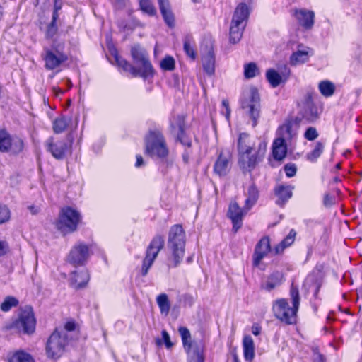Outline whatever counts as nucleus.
I'll list each match as a JSON object with an SVG mask.
<instances>
[{
  "label": "nucleus",
  "mask_w": 362,
  "mask_h": 362,
  "mask_svg": "<svg viewBox=\"0 0 362 362\" xmlns=\"http://www.w3.org/2000/svg\"><path fill=\"white\" fill-rule=\"evenodd\" d=\"M160 13L165 23L170 27L175 26V17L172 13L168 0H158Z\"/></svg>",
  "instance_id": "25"
},
{
  "label": "nucleus",
  "mask_w": 362,
  "mask_h": 362,
  "mask_svg": "<svg viewBox=\"0 0 362 362\" xmlns=\"http://www.w3.org/2000/svg\"><path fill=\"white\" fill-rule=\"evenodd\" d=\"M156 303L160 313L167 316L170 310V303L166 293H160L156 297Z\"/></svg>",
  "instance_id": "32"
},
{
  "label": "nucleus",
  "mask_w": 362,
  "mask_h": 362,
  "mask_svg": "<svg viewBox=\"0 0 362 362\" xmlns=\"http://www.w3.org/2000/svg\"><path fill=\"white\" fill-rule=\"evenodd\" d=\"M183 159H184L185 162L187 163L188 161V156L184 154L183 155Z\"/></svg>",
  "instance_id": "61"
},
{
  "label": "nucleus",
  "mask_w": 362,
  "mask_h": 362,
  "mask_svg": "<svg viewBox=\"0 0 362 362\" xmlns=\"http://www.w3.org/2000/svg\"><path fill=\"white\" fill-rule=\"evenodd\" d=\"M160 65L163 71H173L175 66V62L173 57L166 56L160 61Z\"/></svg>",
  "instance_id": "42"
},
{
  "label": "nucleus",
  "mask_w": 362,
  "mask_h": 362,
  "mask_svg": "<svg viewBox=\"0 0 362 362\" xmlns=\"http://www.w3.org/2000/svg\"><path fill=\"white\" fill-rule=\"evenodd\" d=\"M334 203V199L329 194H326L324 198V204L326 206H331Z\"/></svg>",
  "instance_id": "55"
},
{
  "label": "nucleus",
  "mask_w": 362,
  "mask_h": 362,
  "mask_svg": "<svg viewBox=\"0 0 362 362\" xmlns=\"http://www.w3.org/2000/svg\"><path fill=\"white\" fill-rule=\"evenodd\" d=\"M270 251L271 246L269 238H262L255 246V252L252 256L253 266L259 267L262 259L264 258Z\"/></svg>",
  "instance_id": "17"
},
{
  "label": "nucleus",
  "mask_w": 362,
  "mask_h": 362,
  "mask_svg": "<svg viewBox=\"0 0 362 362\" xmlns=\"http://www.w3.org/2000/svg\"><path fill=\"white\" fill-rule=\"evenodd\" d=\"M283 281V275L279 272L273 273L267 280L262 288L267 291H271L281 285Z\"/></svg>",
  "instance_id": "30"
},
{
  "label": "nucleus",
  "mask_w": 362,
  "mask_h": 362,
  "mask_svg": "<svg viewBox=\"0 0 362 362\" xmlns=\"http://www.w3.org/2000/svg\"><path fill=\"white\" fill-rule=\"evenodd\" d=\"M287 148L285 139L283 138L276 139L272 145V155L275 160H282L286 155Z\"/></svg>",
  "instance_id": "23"
},
{
  "label": "nucleus",
  "mask_w": 362,
  "mask_h": 362,
  "mask_svg": "<svg viewBox=\"0 0 362 362\" xmlns=\"http://www.w3.org/2000/svg\"><path fill=\"white\" fill-rule=\"evenodd\" d=\"M247 211L245 210V206L241 209L236 202H232L229 205L228 216L233 223V229L235 232L241 228L243 218Z\"/></svg>",
  "instance_id": "18"
},
{
  "label": "nucleus",
  "mask_w": 362,
  "mask_h": 362,
  "mask_svg": "<svg viewBox=\"0 0 362 362\" xmlns=\"http://www.w3.org/2000/svg\"><path fill=\"white\" fill-rule=\"evenodd\" d=\"M184 50L185 53L192 59H194L196 58V53L194 50L193 46L191 45L190 40L189 39H185L184 42Z\"/></svg>",
  "instance_id": "47"
},
{
  "label": "nucleus",
  "mask_w": 362,
  "mask_h": 362,
  "mask_svg": "<svg viewBox=\"0 0 362 362\" xmlns=\"http://www.w3.org/2000/svg\"><path fill=\"white\" fill-rule=\"evenodd\" d=\"M243 346L245 360L252 361L255 357V344L252 338L250 336H245Z\"/></svg>",
  "instance_id": "28"
},
{
  "label": "nucleus",
  "mask_w": 362,
  "mask_h": 362,
  "mask_svg": "<svg viewBox=\"0 0 362 362\" xmlns=\"http://www.w3.org/2000/svg\"><path fill=\"white\" fill-rule=\"evenodd\" d=\"M298 112L301 117L308 122H314L319 117L318 109L314 104L312 95L307 93L298 103Z\"/></svg>",
  "instance_id": "14"
},
{
  "label": "nucleus",
  "mask_w": 362,
  "mask_h": 362,
  "mask_svg": "<svg viewBox=\"0 0 362 362\" xmlns=\"http://www.w3.org/2000/svg\"><path fill=\"white\" fill-rule=\"evenodd\" d=\"M18 300L13 296H7L1 304L0 308L3 312L9 311L13 307L17 306Z\"/></svg>",
  "instance_id": "41"
},
{
  "label": "nucleus",
  "mask_w": 362,
  "mask_h": 362,
  "mask_svg": "<svg viewBox=\"0 0 362 362\" xmlns=\"http://www.w3.org/2000/svg\"><path fill=\"white\" fill-rule=\"evenodd\" d=\"M259 74V70L257 64L254 62L245 64L244 65V76L246 78H252Z\"/></svg>",
  "instance_id": "39"
},
{
  "label": "nucleus",
  "mask_w": 362,
  "mask_h": 362,
  "mask_svg": "<svg viewBox=\"0 0 362 362\" xmlns=\"http://www.w3.org/2000/svg\"><path fill=\"white\" fill-rule=\"evenodd\" d=\"M179 124H178V129L179 132L177 134V139L180 141L181 144H182L185 146H191V141L185 135L184 132V118L183 117L180 116L179 117Z\"/></svg>",
  "instance_id": "38"
},
{
  "label": "nucleus",
  "mask_w": 362,
  "mask_h": 362,
  "mask_svg": "<svg viewBox=\"0 0 362 362\" xmlns=\"http://www.w3.org/2000/svg\"><path fill=\"white\" fill-rule=\"evenodd\" d=\"M42 58L47 70H53L67 60L63 46L57 44L56 42H53L50 47H44Z\"/></svg>",
  "instance_id": "10"
},
{
  "label": "nucleus",
  "mask_w": 362,
  "mask_h": 362,
  "mask_svg": "<svg viewBox=\"0 0 362 362\" xmlns=\"http://www.w3.org/2000/svg\"><path fill=\"white\" fill-rule=\"evenodd\" d=\"M295 16L299 25L305 29H311L313 26L315 18L313 11L305 9L296 10Z\"/></svg>",
  "instance_id": "22"
},
{
  "label": "nucleus",
  "mask_w": 362,
  "mask_h": 362,
  "mask_svg": "<svg viewBox=\"0 0 362 362\" xmlns=\"http://www.w3.org/2000/svg\"><path fill=\"white\" fill-rule=\"evenodd\" d=\"M141 9L150 16L156 14V11L150 0H140Z\"/></svg>",
  "instance_id": "44"
},
{
  "label": "nucleus",
  "mask_w": 362,
  "mask_h": 362,
  "mask_svg": "<svg viewBox=\"0 0 362 362\" xmlns=\"http://www.w3.org/2000/svg\"><path fill=\"white\" fill-rule=\"evenodd\" d=\"M76 327V325L74 322H67L65 325L64 328L57 329L59 331H65L66 333L68 334V332H71L74 330Z\"/></svg>",
  "instance_id": "52"
},
{
  "label": "nucleus",
  "mask_w": 362,
  "mask_h": 362,
  "mask_svg": "<svg viewBox=\"0 0 362 362\" xmlns=\"http://www.w3.org/2000/svg\"><path fill=\"white\" fill-rule=\"evenodd\" d=\"M10 219V211L5 205L0 204V224H2Z\"/></svg>",
  "instance_id": "46"
},
{
  "label": "nucleus",
  "mask_w": 362,
  "mask_h": 362,
  "mask_svg": "<svg viewBox=\"0 0 362 362\" xmlns=\"http://www.w3.org/2000/svg\"><path fill=\"white\" fill-rule=\"evenodd\" d=\"M131 54L134 63L140 65L141 68L138 69L134 66L119 57L115 52L114 57L117 66L122 68L124 71L129 72L134 77L140 76L145 79L152 77L153 76V68L148 58L146 50L139 45H135L132 47Z\"/></svg>",
  "instance_id": "2"
},
{
  "label": "nucleus",
  "mask_w": 362,
  "mask_h": 362,
  "mask_svg": "<svg viewBox=\"0 0 362 362\" xmlns=\"http://www.w3.org/2000/svg\"><path fill=\"white\" fill-rule=\"evenodd\" d=\"M57 18L52 16L51 22L48 24L46 31L45 37L47 39H52L58 32V27L57 25Z\"/></svg>",
  "instance_id": "40"
},
{
  "label": "nucleus",
  "mask_w": 362,
  "mask_h": 362,
  "mask_svg": "<svg viewBox=\"0 0 362 362\" xmlns=\"http://www.w3.org/2000/svg\"><path fill=\"white\" fill-rule=\"evenodd\" d=\"M8 250V244L6 241L0 240V256L4 255Z\"/></svg>",
  "instance_id": "54"
},
{
  "label": "nucleus",
  "mask_w": 362,
  "mask_h": 362,
  "mask_svg": "<svg viewBox=\"0 0 362 362\" xmlns=\"http://www.w3.org/2000/svg\"><path fill=\"white\" fill-rule=\"evenodd\" d=\"M290 296L293 306L289 307L287 300L284 298L276 300L273 304V312L276 318L286 324H293L300 305L299 291L296 286L291 285Z\"/></svg>",
  "instance_id": "3"
},
{
  "label": "nucleus",
  "mask_w": 362,
  "mask_h": 362,
  "mask_svg": "<svg viewBox=\"0 0 362 362\" xmlns=\"http://www.w3.org/2000/svg\"><path fill=\"white\" fill-rule=\"evenodd\" d=\"M245 1L250 2L251 0H245Z\"/></svg>",
  "instance_id": "62"
},
{
  "label": "nucleus",
  "mask_w": 362,
  "mask_h": 362,
  "mask_svg": "<svg viewBox=\"0 0 362 362\" xmlns=\"http://www.w3.org/2000/svg\"><path fill=\"white\" fill-rule=\"evenodd\" d=\"M89 257V248L87 245L80 243L71 250L67 256V261L74 266L83 265Z\"/></svg>",
  "instance_id": "15"
},
{
  "label": "nucleus",
  "mask_w": 362,
  "mask_h": 362,
  "mask_svg": "<svg viewBox=\"0 0 362 362\" xmlns=\"http://www.w3.org/2000/svg\"><path fill=\"white\" fill-rule=\"evenodd\" d=\"M192 357L189 358V362H204L202 353L193 352Z\"/></svg>",
  "instance_id": "53"
},
{
  "label": "nucleus",
  "mask_w": 362,
  "mask_h": 362,
  "mask_svg": "<svg viewBox=\"0 0 362 362\" xmlns=\"http://www.w3.org/2000/svg\"><path fill=\"white\" fill-rule=\"evenodd\" d=\"M71 284L76 288L85 286L89 281V274L87 270L82 269L80 272H74L70 279Z\"/></svg>",
  "instance_id": "24"
},
{
  "label": "nucleus",
  "mask_w": 362,
  "mask_h": 362,
  "mask_svg": "<svg viewBox=\"0 0 362 362\" xmlns=\"http://www.w3.org/2000/svg\"><path fill=\"white\" fill-rule=\"evenodd\" d=\"M28 209L33 214H36L39 211V209L34 206H30Z\"/></svg>",
  "instance_id": "60"
},
{
  "label": "nucleus",
  "mask_w": 362,
  "mask_h": 362,
  "mask_svg": "<svg viewBox=\"0 0 362 362\" xmlns=\"http://www.w3.org/2000/svg\"><path fill=\"white\" fill-rule=\"evenodd\" d=\"M281 130L284 132V136L286 139H291L296 135V131L293 129L291 124H286L281 127Z\"/></svg>",
  "instance_id": "45"
},
{
  "label": "nucleus",
  "mask_w": 362,
  "mask_h": 362,
  "mask_svg": "<svg viewBox=\"0 0 362 362\" xmlns=\"http://www.w3.org/2000/svg\"><path fill=\"white\" fill-rule=\"evenodd\" d=\"M81 219V214L77 210L69 206L62 208L57 221V228L62 233H72L76 230Z\"/></svg>",
  "instance_id": "9"
},
{
  "label": "nucleus",
  "mask_w": 362,
  "mask_h": 362,
  "mask_svg": "<svg viewBox=\"0 0 362 362\" xmlns=\"http://www.w3.org/2000/svg\"><path fill=\"white\" fill-rule=\"evenodd\" d=\"M203 68L208 75H212L215 71V58L211 52H209L202 58Z\"/></svg>",
  "instance_id": "31"
},
{
  "label": "nucleus",
  "mask_w": 362,
  "mask_h": 362,
  "mask_svg": "<svg viewBox=\"0 0 362 362\" xmlns=\"http://www.w3.org/2000/svg\"><path fill=\"white\" fill-rule=\"evenodd\" d=\"M69 334L65 331H55L49 337L47 346L46 353L50 358H58L65 351L66 346L69 343Z\"/></svg>",
  "instance_id": "8"
},
{
  "label": "nucleus",
  "mask_w": 362,
  "mask_h": 362,
  "mask_svg": "<svg viewBox=\"0 0 362 362\" xmlns=\"http://www.w3.org/2000/svg\"><path fill=\"white\" fill-rule=\"evenodd\" d=\"M266 77L273 88L277 87L282 81V77L274 69H269L266 73Z\"/></svg>",
  "instance_id": "37"
},
{
  "label": "nucleus",
  "mask_w": 362,
  "mask_h": 362,
  "mask_svg": "<svg viewBox=\"0 0 362 362\" xmlns=\"http://www.w3.org/2000/svg\"><path fill=\"white\" fill-rule=\"evenodd\" d=\"M35 325L33 310L31 306L26 305L20 310L18 318L11 323V328L19 333L32 334L35 330Z\"/></svg>",
  "instance_id": "7"
},
{
  "label": "nucleus",
  "mask_w": 362,
  "mask_h": 362,
  "mask_svg": "<svg viewBox=\"0 0 362 362\" xmlns=\"http://www.w3.org/2000/svg\"><path fill=\"white\" fill-rule=\"evenodd\" d=\"M230 155L229 151H221L214 165V172L219 176L226 175L230 170Z\"/></svg>",
  "instance_id": "20"
},
{
  "label": "nucleus",
  "mask_w": 362,
  "mask_h": 362,
  "mask_svg": "<svg viewBox=\"0 0 362 362\" xmlns=\"http://www.w3.org/2000/svg\"><path fill=\"white\" fill-rule=\"evenodd\" d=\"M222 107L223 109L221 110V113L224 115L226 119L228 120L230 115V109L229 107V103L227 100H222Z\"/></svg>",
  "instance_id": "50"
},
{
  "label": "nucleus",
  "mask_w": 362,
  "mask_h": 362,
  "mask_svg": "<svg viewBox=\"0 0 362 362\" xmlns=\"http://www.w3.org/2000/svg\"><path fill=\"white\" fill-rule=\"evenodd\" d=\"M318 136V133L316 128L310 127H308L305 134L304 137L308 141H313Z\"/></svg>",
  "instance_id": "48"
},
{
  "label": "nucleus",
  "mask_w": 362,
  "mask_h": 362,
  "mask_svg": "<svg viewBox=\"0 0 362 362\" xmlns=\"http://www.w3.org/2000/svg\"><path fill=\"white\" fill-rule=\"evenodd\" d=\"M318 88L320 93L327 98L331 97L334 93L336 89L335 85L328 80L320 81Z\"/></svg>",
  "instance_id": "34"
},
{
  "label": "nucleus",
  "mask_w": 362,
  "mask_h": 362,
  "mask_svg": "<svg viewBox=\"0 0 362 362\" xmlns=\"http://www.w3.org/2000/svg\"><path fill=\"white\" fill-rule=\"evenodd\" d=\"M249 8L245 3H240L236 7L230 27V42L238 43L242 38L249 17Z\"/></svg>",
  "instance_id": "6"
},
{
  "label": "nucleus",
  "mask_w": 362,
  "mask_h": 362,
  "mask_svg": "<svg viewBox=\"0 0 362 362\" xmlns=\"http://www.w3.org/2000/svg\"><path fill=\"white\" fill-rule=\"evenodd\" d=\"M325 148V144L321 141H317L315 143L314 148L307 153L306 158L308 160L312 163H315L317 161L318 158L322 155Z\"/></svg>",
  "instance_id": "35"
},
{
  "label": "nucleus",
  "mask_w": 362,
  "mask_h": 362,
  "mask_svg": "<svg viewBox=\"0 0 362 362\" xmlns=\"http://www.w3.org/2000/svg\"><path fill=\"white\" fill-rule=\"evenodd\" d=\"M261 328L257 325H253L252 327V332L254 335L257 336L260 334Z\"/></svg>",
  "instance_id": "58"
},
{
  "label": "nucleus",
  "mask_w": 362,
  "mask_h": 362,
  "mask_svg": "<svg viewBox=\"0 0 362 362\" xmlns=\"http://www.w3.org/2000/svg\"><path fill=\"white\" fill-rule=\"evenodd\" d=\"M313 361L314 362H325V358L322 354L316 352L314 354Z\"/></svg>",
  "instance_id": "56"
},
{
  "label": "nucleus",
  "mask_w": 362,
  "mask_h": 362,
  "mask_svg": "<svg viewBox=\"0 0 362 362\" xmlns=\"http://www.w3.org/2000/svg\"><path fill=\"white\" fill-rule=\"evenodd\" d=\"M62 4V0H54L52 16H55L56 15V18H59V11L61 10Z\"/></svg>",
  "instance_id": "51"
},
{
  "label": "nucleus",
  "mask_w": 362,
  "mask_h": 362,
  "mask_svg": "<svg viewBox=\"0 0 362 362\" xmlns=\"http://www.w3.org/2000/svg\"><path fill=\"white\" fill-rule=\"evenodd\" d=\"M71 118H66L65 117H58L53 122V130L56 134L63 132L67 127L69 122H71Z\"/></svg>",
  "instance_id": "36"
},
{
  "label": "nucleus",
  "mask_w": 362,
  "mask_h": 362,
  "mask_svg": "<svg viewBox=\"0 0 362 362\" xmlns=\"http://www.w3.org/2000/svg\"><path fill=\"white\" fill-rule=\"evenodd\" d=\"M164 243V238L160 235H156L151 240V243L147 247L146 256L143 260L141 267L142 276H144L148 274L149 269L153 264L159 252L163 248Z\"/></svg>",
  "instance_id": "11"
},
{
  "label": "nucleus",
  "mask_w": 362,
  "mask_h": 362,
  "mask_svg": "<svg viewBox=\"0 0 362 362\" xmlns=\"http://www.w3.org/2000/svg\"><path fill=\"white\" fill-rule=\"evenodd\" d=\"M242 108L251 119L252 127H255L260 117V98L256 89H251L249 98L242 102Z\"/></svg>",
  "instance_id": "12"
},
{
  "label": "nucleus",
  "mask_w": 362,
  "mask_h": 362,
  "mask_svg": "<svg viewBox=\"0 0 362 362\" xmlns=\"http://www.w3.org/2000/svg\"><path fill=\"white\" fill-rule=\"evenodd\" d=\"M293 187L291 185H279L275 189V194L278 197L276 204L278 205H283L287 202L293 195Z\"/></svg>",
  "instance_id": "27"
},
{
  "label": "nucleus",
  "mask_w": 362,
  "mask_h": 362,
  "mask_svg": "<svg viewBox=\"0 0 362 362\" xmlns=\"http://www.w3.org/2000/svg\"><path fill=\"white\" fill-rule=\"evenodd\" d=\"M128 0H115L117 6L119 8L125 6Z\"/></svg>",
  "instance_id": "59"
},
{
  "label": "nucleus",
  "mask_w": 362,
  "mask_h": 362,
  "mask_svg": "<svg viewBox=\"0 0 362 362\" xmlns=\"http://www.w3.org/2000/svg\"><path fill=\"white\" fill-rule=\"evenodd\" d=\"M161 335V339H157L156 340V345L161 346L164 344L167 349H170L173 346V344L170 341V337L168 332L166 330H163Z\"/></svg>",
  "instance_id": "43"
},
{
  "label": "nucleus",
  "mask_w": 362,
  "mask_h": 362,
  "mask_svg": "<svg viewBox=\"0 0 362 362\" xmlns=\"http://www.w3.org/2000/svg\"><path fill=\"white\" fill-rule=\"evenodd\" d=\"M24 148L23 141L17 136H11L6 130H0V151L12 155L20 153Z\"/></svg>",
  "instance_id": "13"
},
{
  "label": "nucleus",
  "mask_w": 362,
  "mask_h": 362,
  "mask_svg": "<svg viewBox=\"0 0 362 362\" xmlns=\"http://www.w3.org/2000/svg\"><path fill=\"white\" fill-rule=\"evenodd\" d=\"M47 150L50 152L56 159L64 158L66 151L68 150V144L65 141H54L52 137L49 138L45 142Z\"/></svg>",
  "instance_id": "16"
},
{
  "label": "nucleus",
  "mask_w": 362,
  "mask_h": 362,
  "mask_svg": "<svg viewBox=\"0 0 362 362\" xmlns=\"http://www.w3.org/2000/svg\"><path fill=\"white\" fill-rule=\"evenodd\" d=\"M238 164L243 173L252 172L261 163L267 152V143L241 133L238 140Z\"/></svg>",
  "instance_id": "1"
},
{
  "label": "nucleus",
  "mask_w": 362,
  "mask_h": 362,
  "mask_svg": "<svg viewBox=\"0 0 362 362\" xmlns=\"http://www.w3.org/2000/svg\"><path fill=\"white\" fill-rule=\"evenodd\" d=\"M296 235V231L293 229L291 230L287 236L276 246L274 249L275 253L279 254L282 252L285 248L291 245L295 240Z\"/></svg>",
  "instance_id": "33"
},
{
  "label": "nucleus",
  "mask_w": 362,
  "mask_h": 362,
  "mask_svg": "<svg viewBox=\"0 0 362 362\" xmlns=\"http://www.w3.org/2000/svg\"><path fill=\"white\" fill-rule=\"evenodd\" d=\"M144 164V159H143L142 156H140V155H137L136 156V162L135 166L136 168H139L141 165H143Z\"/></svg>",
  "instance_id": "57"
},
{
  "label": "nucleus",
  "mask_w": 362,
  "mask_h": 362,
  "mask_svg": "<svg viewBox=\"0 0 362 362\" xmlns=\"http://www.w3.org/2000/svg\"><path fill=\"white\" fill-rule=\"evenodd\" d=\"M296 166L295 164H286L284 166V171L288 177H293L296 173Z\"/></svg>",
  "instance_id": "49"
},
{
  "label": "nucleus",
  "mask_w": 362,
  "mask_h": 362,
  "mask_svg": "<svg viewBox=\"0 0 362 362\" xmlns=\"http://www.w3.org/2000/svg\"><path fill=\"white\" fill-rule=\"evenodd\" d=\"M313 54V49L302 45L298 46V49L290 57V64L296 66L306 62L310 56Z\"/></svg>",
  "instance_id": "19"
},
{
  "label": "nucleus",
  "mask_w": 362,
  "mask_h": 362,
  "mask_svg": "<svg viewBox=\"0 0 362 362\" xmlns=\"http://www.w3.org/2000/svg\"><path fill=\"white\" fill-rule=\"evenodd\" d=\"M181 336L184 349L187 352L189 358L192 357L193 352L202 353L197 345L192 341L189 330L185 327H180L178 329Z\"/></svg>",
  "instance_id": "21"
},
{
  "label": "nucleus",
  "mask_w": 362,
  "mask_h": 362,
  "mask_svg": "<svg viewBox=\"0 0 362 362\" xmlns=\"http://www.w3.org/2000/svg\"><path fill=\"white\" fill-rule=\"evenodd\" d=\"M8 362H35L33 357L28 353L18 350L8 356Z\"/></svg>",
  "instance_id": "29"
},
{
  "label": "nucleus",
  "mask_w": 362,
  "mask_h": 362,
  "mask_svg": "<svg viewBox=\"0 0 362 362\" xmlns=\"http://www.w3.org/2000/svg\"><path fill=\"white\" fill-rule=\"evenodd\" d=\"M145 153L152 158L165 159L169 150L163 134L158 130L151 131L145 138Z\"/></svg>",
  "instance_id": "5"
},
{
  "label": "nucleus",
  "mask_w": 362,
  "mask_h": 362,
  "mask_svg": "<svg viewBox=\"0 0 362 362\" xmlns=\"http://www.w3.org/2000/svg\"><path fill=\"white\" fill-rule=\"evenodd\" d=\"M185 242V233L182 226L179 224L173 226L168 233V247L171 252L173 267H177L183 259Z\"/></svg>",
  "instance_id": "4"
},
{
  "label": "nucleus",
  "mask_w": 362,
  "mask_h": 362,
  "mask_svg": "<svg viewBox=\"0 0 362 362\" xmlns=\"http://www.w3.org/2000/svg\"><path fill=\"white\" fill-rule=\"evenodd\" d=\"M246 199L245 201V210L249 211L257 202L259 191L255 184H251L245 192Z\"/></svg>",
  "instance_id": "26"
}]
</instances>
